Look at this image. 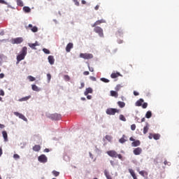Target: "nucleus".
Returning <instances> with one entry per match:
<instances>
[{"label":"nucleus","instance_id":"43","mask_svg":"<svg viewBox=\"0 0 179 179\" xmlns=\"http://www.w3.org/2000/svg\"><path fill=\"white\" fill-rule=\"evenodd\" d=\"M47 78H48V82L50 83L51 80V74L48 73L47 74Z\"/></svg>","mask_w":179,"mask_h":179},{"label":"nucleus","instance_id":"24","mask_svg":"<svg viewBox=\"0 0 179 179\" xmlns=\"http://www.w3.org/2000/svg\"><path fill=\"white\" fill-rule=\"evenodd\" d=\"M31 96H24V97H23V98H21V99H20L18 101H27V100H29V99H31Z\"/></svg>","mask_w":179,"mask_h":179},{"label":"nucleus","instance_id":"37","mask_svg":"<svg viewBox=\"0 0 179 179\" xmlns=\"http://www.w3.org/2000/svg\"><path fill=\"white\" fill-rule=\"evenodd\" d=\"M129 173H130V174H131V176L132 177H134L135 176H136V175L135 174V172H134L132 169H129Z\"/></svg>","mask_w":179,"mask_h":179},{"label":"nucleus","instance_id":"15","mask_svg":"<svg viewBox=\"0 0 179 179\" xmlns=\"http://www.w3.org/2000/svg\"><path fill=\"white\" fill-rule=\"evenodd\" d=\"M127 141H128V139L127 138V136H125V134H123L122 137L120 139H119L120 143H125Z\"/></svg>","mask_w":179,"mask_h":179},{"label":"nucleus","instance_id":"8","mask_svg":"<svg viewBox=\"0 0 179 179\" xmlns=\"http://www.w3.org/2000/svg\"><path fill=\"white\" fill-rule=\"evenodd\" d=\"M101 23H106V21L103 19L99 20L92 24V27H98L97 26L101 24Z\"/></svg>","mask_w":179,"mask_h":179},{"label":"nucleus","instance_id":"50","mask_svg":"<svg viewBox=\"0 0 179 179\" xmlns=\"http://www.w3.org/2000/svg\"><path fill=\"white\" fill-rule=\"evenodd\" d=\"M120 89H121V85H117L115 87V90L118 91V90H120Z\"/></svg>","mask_w":179,"mask_h":179},{"label":"nucleus","instance_id":"59","mask_svg":"<svg viewBox=\"0 0 179 179\" xmlns=\"http://www.w3.org/2000/svg\"><path fill=\"white\" fill-rule=\"evenodd\" d=\"M110 163L111 166H115L114 161L110 160Z\"/></svg>","mask_w":179,"mask_h":179},{"label":"nucleus","instance_id":"38","mask_svg":"<svg viewBox=\"0 0 179 179\" xmlns=\"http://www.w3.org/2000/svg\"><path fill=\"white\" fill-rule=\"evenodd\" d=\"M52 173L53 176H55V177H58V176H59V171H53Z\"/></svg>","mask_w":179,"mask_h":179},{"label":"nucleus","instance_id":"27","mask_svg":"<svg viewBox=\"0 0 179 179\" xmlns=\"http://www.w3.org/2000/svg\"><path fill=\"white\" fill-rule=\"evenodd\" d=\"M23 10L26 13H29V12L31 11V9H30V7L24 6V7H23Z\"/></svg>","mask_w":179,"mask_h":179},{"label":"nucleus","instance_id":"31","mask_svg":"<svg viewBox=\"0 0 179 179\" xmlns=\"http://www.w3.org/2000/svg\"><path fill=\"white\" fill-rule=\"evenodd\" d=\"M146 118H151L152 117V111L148 110L145 114Z\"/></svg>","mask_w":179,"mask_h":179},{"label":"nucleus","instance_id":"64","mask_svg":"<svg viewBox=\"0 0 179 179\" xmlns=\"http://www.w3.org/2000/svg\"><path fill=\"white\" fill-rule=\"evenodd\" d=\"M145 120H146V119H145V117H143V118L141 119V122H145Z\"/></svg>","mask_w":179,"mask_h":179},{"label":"nucleus","instance_id":"3","mask_svg":"<svg viewBox=\"0 0 179 179\" xmlns=\"http://www.w3.org/2000/svg\"><path fill=\"white\" fill-rule=\"evenodd\" d=\"M117 113H120V109L109 108L106 110L108 115H115Z\"/></svg>","mask_w":179,"mask_h":179},{"label":"nucleus","instance_id":"26","mask_svg":"<svg viewBox=\"0 0 179 179\" xmlns=\"http://www.w3.org/2000/svg\"><path fill=\"white\" fill-rule=\"evenodd\" d=\"M110 96H112V97H118V92H115V91H110Z\"/></svg>","mask_w":179,"mask_h":179},{"label":"nucleus","instance_id":"29","mask_svg":"<svg viewBox=\"0 0 179 179\" xmlns=\"http://www.w3.org/2000/svg\"><path fill=\"white\" fill-rule=\"evenodd\" d=\"M140 175L142 176V177H146L148 176V172L145 171H141L138 172Z\"/></svg>","mask_w":179,"mask_h":179},{"label":"nucleus","instance_id":"7","mask_svg":"<svg viewBox=\"0 0 179 179\" xmlns=\"http://www.w3.org/2000/svg\"><path fill=\"white\" fill-rule=\"evenodd\" d=\"M12 44H20L21 43H23V38H16L11 40Z\"/></svg>","mask_w":179,"mask_h":179},{"label":"nucleus","instance_id":"44","mask_svg":"<svg viewBox=\"0 0 179 179\" xmlns=\"http://www.w3.org/2000/svg\"><path fill=\"white\" fill-rule=\"evenodd\" d=\"M143 108H148V103L145 102L141 105Z\"/></svg>","mask_w":179,"mask_h":179},{"label":"nucleus","instance_id":"52","mask_svg":"<svg viewBox=\"0 0 179 179\" xmlns=\"http://www.w3.org/2000/svg\"><path fill=\"white\" fill-rule=\"evenodd\" d=\"M89 71H84L83 72V75H85V76H87V75H89Z\"/></svg>","mask_w":179,"mask_h":179},{"label":"nucleus","instance_id":"20","mask_svg":"<svg viewBox=\"0 0 179 179\" xmlns=\"http://www.w3.org/2000/svg\"><path fill=\"white\" fill-rule=\"evenodd\" d=\"M149 123H146L145 127H144L143 128V134L144 135H146V134H148V131H149Z\"/></svg>","mask_w":179,"mask_h":179},{"label":"nucleus","instance_id":"46","mask_svg":"<svg viewBox=\"0 0 179 179\" xmlns=\"http://www.w3.org/2000/svg\"><path fill=\"white\" fill-rule=\"evenodd\" d=\"M90 79L91 80H92L93 82H96V78H95V77H93V76H90Z\"/></svg>","mask_w":179,"mask_h":179},{"label":"nucleus","instance_id":"21","mask_svg":"<svg viewBox=\"0 0 179 179\" xmlns=\"http://www.w3.org/2000/svg\"><path fill=\"white\" fill-rule=\"evenodd\" d=\"M41 149V146H40L39 145H35L33 147V150L34 152H40Z\"/></svg>","mask_w":179,"mask_h":179},{"label":"nucleus","instance_id":"32","mask_svg":"<svg viewBox=\"0 0 179 179\" xmlns=\"http://www.w3.org/2000/svg\"><path fill=\"white\" fill-rule=\"evenodd\" d=\"M119 118L120 121H124V122L125 121H127V119L125 118V116H124V115H120Z\"/></svg>","mask_w":179,"mask_h":179},{"label":"nucleus","instance_id":"42","mask_svg":"<svg viewBox=\"0 0 179 179\" xmlns=\"http://www.w3.org/2000/svg\"><path fill=\"white\" fill-rule=\"evenodd\" d=\"M131 131H135V129H136V125L134 124H131Z\"/></svg>","mask_w":179,"mask_h":179},{"label":"nucleus","instance_id":"25","mask_svg":"<svg viewBox=\"0 0 179 179\" xmlns=\"http://www.w3.org/2000/svg\"><path fill=\"white\" fill-rule=\"evenodd\" d=\"M31 89L34 90V92H40V88H38V87H37L36 85H32Z\"/></svg>","mask_w":179,"mask_h":179},{"label":"nucleus","instance_id":"4","mask_svg":"<svg viewBox=\"0 0 179 179\" xmlns=\"http://www.w3.org/2000/svg\"><path fill=\"white\" fill-rule=\"evenodd\" d=\"M94 31L99 34V37H104V33L103 29L100 27H94Z\"/></svg>","mask_w":179,"mask_h":179},{"label":"nucleus","instance_id":"33","mask_svg":"<svg viewBox=\"0 0 179 179\" xmlns=\"http://www.w3.org/2000/svg\"><path fill=\"white\" fill-rule=\"evenodd\" d=\"M100 80H101V82H103L104 83H108L110 82V80L105 78H101Z\"/></svg>","mask_w":179,"mask_h":179},{"label":"nucleus","instance_id":"54","mask_svg":"<svg viewBox=\"0 0 179 179\" xmlns=\"http://www.w3.org/2000/svg\"><path fill=\"white\" fill-rule=\"evenodd\" d=\"M164 164L165 166H167L170 164V162H167V160H165Z\"/></svg>","mask_w":179,"mask_h":179},{"label":"nucleus","instance_id":"17","mask_svg":"<svg viewBox=\"0 0 179 179\" xmlns=\"http://www.w3.org/2000/svg\"><path fill=\"white\" fill-rule=\"evenodd\" d=\"M119 76H121V73L117 72V73H113L110 75V78H112V79H115L117 78H118Z\"/></svg>","mask_w":179,"mask_h":179},{"label":"nucleus","instance_id":"40","mask_svg":"<svg viewBox=\"0 0 179 179\" xmlns=\"http://www.w3.org/2000/svg\"><path fill=\"white\" fill-rule=\"evenodd\" d=\"M105 139H106L107 141H108L110 142V141H111V139H113V138L111 137V136L106 135L105 136Z\"/></svg>","mask_w":179,"mask_h":179},{"label":"nucleus","instance_id":"1","mask_svg":"<svg viewBox=\"0 0 179 179\" xmlns=\"http://www.w3.org/2000/svg\"><path fill=\"white\" fill-rule=\"evenodd\" d=\"M27 55V47L24 46L20 51V53L17 56V64H19L20 61H23Z\"/></svg>","mask_w":179,"mask_h":179},{"label":"nucleus","instance_id":"39","mask_svg":"<svg viewBox=\"0 0 179 179\" xmlns=\"http://www.w3.org/2000/svg\"><path fill=\"white\" fill-rule=\"evenodd\" d=\"M29 47L32 48V50H36V45L34 43H29Z\"/></svg>","mask_w":179,"mask_h":179},{"label":"nucleus","instance_id":"18","mask_svg":"<svg viewBox=\"0 0 179 179\" xmlns=\"http://www.w3.org/2000/svg\"><path fill=\"white\" fill-rule=\"evenodd\" d=\"M93 93V89L88 87L85 90V92H84L85 96H87V94Z\"/></svg>","mask_w":179,"mask_h":179},{"label":"nucleus","instance_id":"56","mask_svg":"<svg viewBox=\"0 0 179 179\" xmlns=\"http://www.w3.org/2000/svg\"><path fill=\"white\" fill-rule=\"evenodd\" d=\"M99 8H100L99 5H96L94 8L95 10H99Z\"/></svg>","mask_w":179,"mask_h":179},{"label":"nucleus","instance_id":"36","mask_svg":"<svg viewBox=\"0 0 179 179\" xmlns=\"http://www.w3.org/2000/svg\"><path fill=\"white\" fill-rule=\"evenodd\" d=\"M28 79L30 82H34V80H36V78L31 76H28Z\"/></svg>","mask_w":179,"mask_h":179},{"label":"nucleus","instance_id":"11","mask_svg":"<svg viewBox=\"0 0 179 179\" xmlns=\"http://www.w3.org/2000/svg\"><path fill=\"white\" fill-rule=\"evenodd\" d=\"M133 153H134V155H136V156L141 155L142 153V148H135L133 151Z\"/></svg>","mask_w":179,"mask_h":179},{"label":"nucleus","instance_id":"55","mask_svg":"<svg viewBox=\"0 0 179 179\" xmlns=\"http://www.w3.org/2000/svg\"><path fill=\"white\" fill-rule=\"evenodd\" d=\"M3 128H5V125L2 124H0V129H3Z\"/></svg>","mask_w":179,"mask_h":179},{"label":"nucleus","instance_id":"58","mask_svg":"<svg viewBox=\"0 0 179 179\" xmlns=\"http://www.w3.org/2000/svg\"><path fill=\"white\" fill-rule=\"evenodd\" d=\"M87 99L88 100H92V95H87Z\"/></svg>","mask_w":179,"mask_h":179},{"label":"nucleus","instance_id":"9","mask_svg":"<svg viewBox=\"0 0 179 179\" xmlns=\"http://www.w3.org/2000/svg\"><path fill=\"white\" fill-rule=\"evenodd\" d=\"M14 114L16 115V117H19V118L23 120V121H27V118H26L24 115L20 113L19 112H15Z\"/></svg>","mask_w":179,"mask_h":179},{"label":"nucleus","instance_id":"13","mask_svg":"<svg viewBox=\"0 0 179 179\" xmlns=\"http://www.w3.org/2000/svg\"><path fill=\"white\" fill-rule=\"evenodd\" d=\"M73 48V43H69L66 47V52H71V49Z\"/></svg>","mask_w":179,"mask_h":179},{"label":"nucleus","instance_id":"16","mask_svg":"<svg viewBox=\"0 0 179 179\" xmlns=\"http://www.w3.org/2000/svg\"><path fill=\"white\" fill-rule=\"evenodd\" d=\"M141 145V141L139 140L134 141L133 143H131V146L134 148H136V146H140Z\"/></svg>","mask_w":179,"mask_h":179},{"label":"nucleus","instance_id":"45","mask_svg":"<svg viewBox=\"0 0 179 179\" xmlns=\"http://www.w3.org/2000/svg\"><path fill=\"white\" fill-rule=\"evenodd\" d=\"M13 157H14V159H20V156H19V155H17V154H15L13 155Z\"/></svg>","mask_w":179,"mask_h":179},{"label":"nucleus","instance_id":"14","mask_svg":"<svg viewBox=\"0 0 179 179\" xmlns=\"http://www.w3.org/2000/svg\"><path fill=\"white\" fill-rule=\"evenodd\" d=\"M48 62L50 64V65H54V62H55L54 56H52V55L48 56Z\"/></svg>","mask_w":179,"mask_h":179},{"label":"nucleus","instance_id":"41","mask_svg":"<svg viewBox=\"0 0 179 179\" xmlns=\"http://www.w3.org/2000/svg\"><path fill=\"white\" fill-rule=\"evenodd\" d=\"M43 52H45V54H50V50H48L47 48H43Z\"/></svg>","mask_w":179,"mask_h":179},{"label":"nucleus","instance_id":"30","mask_svg":"<svg viewBox=\"0 0 179 179\" xmlns=\"http://www.w3.org/2000/svg\"><path fill=\"white\" fill-rule=\"evenodd\" d=\"M152 138L154 139H155V141H158V139H160V134H154Z\"/></svg>","mask_w":179,"mask_h":179},{"label":"nucleus","instance_id":"12","mask_svg":"<svg viewBox=\"0 0 179 179\" xmlns=\"http://www.w3.org/2000/svg\"><path fill=\"white\" fill-rule=\"evenodd\" d=\"M28 27L29 29H31V31H33V33H37V31H38V28H37V27H33L32 24H29L28 25Z\"/></svg>","mask_w":179,"mask_h":179},{"label":"nucleus","instance_id":"23","mask_svg":"<svg viewBox=\"0 0 179 179\" xmlns=\"http://www.w3.org/2000/svg\"><path fill=\"white\" fill-rule=\"evenodd\" d=\"M117 36H118L119 37L122 36V34H124V31L122 30V29L120 28L117 33H116Z\"/></svg>","mask_w":179,"mask_h":179},{"label":"nucleus","instance_id":"22","mask_svg":"<svg viewBox=\"0 0 179 179\" xmlns=\"http://www.w3.org/2000/svg\"><path fill=\"white\" fill-rule=\"evenodd\" d=\"M143 99H140L136 102V107H141L142 106V103H143Z\"/></svg>","mask_w":179,"mask_h":179},{"label":"nucleus","instance_id":"60","mask_svg":"<svg viewBox=\"0 0 179 179\" xmlns=\"http://www.w3.org/2000/svg\"><path fill=\"white\" fill-rule=\"evenodd\" d=\"M44 152H45V153H48V152H50V150H49L48 148H45V149L44 150Z\"/></svg>","mask_w":179,"mask_h":179},{"label":"nucleus","instance_id":"19","mask_svg":"<svg viewBox=\"0 0 179 179\" xmlns=\"http://www.w3.org/2000/svg\"><path fill=\"white\" fill-rule=\"evenodd\" d=\"M2 136L4 139V141L8 142V133L6 132V131H2Z\"/></svg>","mask_w":179,"mask_h":179},{"label":"nucleus","instance_id":"2","mask_svg":"<svg viewBox=\"0 0 179 179\" xmlns=\"http://www.w3.org/2000/svg\"><path fill=\"white\" fill-rule=\"evenodd\" d=\"M107 155H108V156L110 157H118V159L120 160L122 159V155H121V154H117L115 150H109L107 152Z\"/></svg>","mask_w":179,"mask_h":179},{"label":"nucleus","instance_id":"61","mask_svg":"<svg viewBox=\"0 0 179 179\" xmlns=\"http://www.w3.org/2000/svg\"><path fill=\"white\" fill-rule=\"evenodd\" d=\"M81 3H83V5H86V1L82 0Z\"/></svg>","mask_w":179,"mask_h":179},{"label":"nucleus","instance_id":"63","mask_svg":"<svg viewBox=\"0 0 179 179\" xmlns=\"http://www.w3.org/2000/svg\"><path fill=\"white\" fill-rule=\"evenodd\" d=\"M0 3H6L4 0H0Z\"/></svg>","mask_w":179,"mask_h":179},{"label":"nucleus","instance_id":"34","mask_svg":"<svg viewBox=\"0 0 179 179\" xmlns=\"http://www.w3.org/2000/svg\"><path fill=\"white\" fill-rule=\"evenodd\" d=\"M18 6H23V1L22 0H15Z\"/></svg>","mask_w":179,"mask_h":179},{"label":"nucleus","instance_id":"62","mask_svg":"<svg viewBox=\"0 0 179 179\" xmlns=\"http://www.w3.org/2000/svg\"><path fill=\"white\" fill-rule=\"evenodd\" d=\"M129 141H131V142H134L135 138H133L132 137H130Z\"/></svg>","mask_w":179,"mask_h":179},{"label":"nucleus","instance_id":"48","mask_svg":"<svg viewBox=\"0 0 179 179\" xmlns=\"http://www.w3.org/2000/svg\"><path fill=\"white\" fill-rule=\"evenodd\" d=\"M88 68H89V71H90V72H94V69H93V67H90V66L88 65Z\"/></svg>","mask_w":179,"mask_h":179},{"label":"nucleus","instance_id":"53","mask_svg":"<svg viewBox=\"0 0 179 179\" xmlns=\"http://www.w3.org/2000/svg\"><path fill=\"white\" fill-rule=\"evenodd\" d=\"M134 96H139V92L134 91Z\"/></svg>","mask_w":179,"mask_h":179},{"label":"nucleus","instance_id":"6","mask_svg":"<svg viewBox=\"0 0 179 179\" xmlns=\"http://www.w3.org/2000/svg\"><path fill=\"white\" fill-rule=\"evenodd\" d=\"M38 160L40 163H47L48 158H47L45 155H41L38 157Z\"/></svg>","mask_w":179,"mask_h":179},{"label":"nucleus","instance_id":"57","mask_svg":"<svg viewBox=\"0 0 179 179\" xmlns=\"http://www.w3.org/2000/svg\"><path fill=\"white\" fill-rule=\"evenodd\" d=\"M149 139H152L153 138V134H150L148 136Z\"/></svg>","mask_w":179,"mask_h":179},{"label":"nucleus","instance_id":"10","mask_svg":"<svg viewBox=\"0 0 179 179\" xmlns=\"http://www.w3.org/2000/svg\"><path fill=\"white\" fill-rule=\"evenodd\" d=\"M52 120H55V121H58V120H61V115L55 113L50 115Z\"/></svg>","mask_w":179,"mask_h":179},{"label":"nucleus","instance_id":"47","mask_svg":"<svg viewBox=\"0 0 179 179\" xmlns=\"http://www.w3.org/2000/svg\"><path fill=\"white\" fill-rule=\"evenodd\" d=\"M0 96H5V92L3 90H0Z\"/></svg>","mask_w":179,"mask_h":179},{"label":"nucleus","instance_id":"51","mask_svg":"<svg viewBox=\"0 0 179 179\" xmlns=\"http://www.w3.org/2000/svg\"><path fill=\"white\" fill-rule=\"evenodd\" d=\"M3 78H5V74L0 73V79H3Z\"/></svg>","mask_w":179,"mask_h":179},{"label":"nucleus","instance_id":"49","mask_svg":"<svg viewBox=\"0 0 179 179\" xmlns=\"http://www.w3.org/2000/svg\"><path fill=\"white\" fill-rule=\"evenodd\" d=\"M73 1L75 3V5H76V6H79V1H78V0H73Z\"/></svg>","mask_w":179,"mask_h":179},{"label":"nucleus","instance_id":"28","mask_svg":"<svg viewBox=\"0 0 179 179\" xmlns=\"http://www.w3.org/2000/svg\"><path fill=\"white\" fill-rule=\"evenodd\" d=\"M117 105L120 108H124V107H125V103L124 101H118Z\"/></svg>","mask_w":179,"mask_h":179},{"label":"nucleus","instance_id":"35","mask_svg":"<svg viewBox=\"0 0 179 179\" xmlns=\"http://www.w3.org/2000/svg\"><path fill=\"white\" fill-rule=\"evenodd\" d=\"M64 79L66 82H69V80H71V77H69V76H68V75H65V76H64Z\"/></svg>","mask_w":179,"mask_h":179},{"label":"nucleus","instance_id":"5","mask_svg":"<svg viewBox=\"0 0 179 179\" xmlns=\"http://www.w3.org/2000/svg\"><path fill=\"white\" fill-rule=\"evenodd\" d=\"M80 58H83V59H92L93 58V54L91 53H80Z\"/></svg>","mask_w":179,"mask_h":179}]
</instances>
